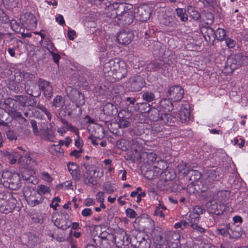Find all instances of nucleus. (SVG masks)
<instances>
[{
    "instance_id": "1",
    "label": "nucleus",
    "mask_w": 248,
    "mask_h": 248,
    "mask_svg": "<svg viewBox=\"0 0 248 248\" xmlns=\"http://www.w3.org/2000/svg\"><path fill=\"white\" fill-rule=\"evenodd\" d=\"M107 15L111 18L117 19L119 24L124 26L131 24L135 17L133 5L126 3L110 4L107 8Z\"/></svg>"
},
{
    "instance_id": "2",
    "label": "nucleus",
    "mask_w": 248,
    "mask_h": 248,
    "mask_svg": "<svg viewBox=\"0 0 248 248\" xmlns=\"http://www.w3.org/2000/svg\"><path fill=\"white\" fill-rule=\"evenodd\" d=\"M5 187L16 190L21 186L20 176L19 173L6 170L1 174V183Z\"/></svg>"
},
{
    "instance_id": "3",
    "label": "nucleus",
    "mask_w": 248,
    "mask_h": 248,
    "mask_svg": "<svg viewBox=\"0 0 248 248\" xmlns=\"http://www.w3.org/2000/svg\"><path fill=\"white\" fill-rule=\"evenodd\" d=\"M16 200L7 191L0 192V212L4 214L12 212L16 207Z\"/></svg>"
},
{
    "instance_id": "4",
    "label": "nucleus",
    "mask_w": 248,
    "mask_h": 248,
    "mask_svg": "<svg viewBox=\"0 0 248 248\" xmlns=\"http://www.w3.org/2000/svg\"><path fill=\"white\" fill-rule=\"evenodd\" d=\"M23 194L28 204L31 207L39 205L44 200V196L33 188H25L23 189Z\"/></svg>"
},
{
    "instance_id": "5",
    "label": "nucleus",
    "mask_w": 248,
    "mask_h": 248,
    "mask_svg": "<svg viewBox=\"0 0 248 248\" xmlns=\"http://www.w3.org/2000/svg\"><path fill=\"white\" fill-rule=\"evenodd\" d=\"M83 166L86 170V172L83 175L84 183L88 185H96L97 180L94 177V174L97 172L95 167L87 162L84 163Z\"/></svg>"
},
{
    "instance_id": "6",
    "label": "nucleus",
    "mask_w": 248,
    "mask_h": 248,
    "mask_svg": "<svg viewBox=\"0 0 248 248\" xmlns=\"http://www.w3.org/2000/svg\"><path fill=\"white\" fill-rule=\"evenodd\" d=\"M184 95V90L180 86L174 85L170 87L166 95L173 102H178L182 100Z\"/></svg>"
},
{
    "instance_id": "7",
    "label": "nucleus",
    "mask_w": 248,
    "mask_h": 248,
    "mask_svg": "<svg viewBox=\"0 0 248 248\" xmlns=\"http://www.w3.org/2000/svg\"><path fill=\"white\" fill-rule=\"evenodd\" d=\"M207 200L209 201L206 203V206L210 213L217 215H220L223 213L225 210L224 203L219 202L212 198Z\"/></svg>"
},
{
    "instance_id": "8",
    "label": "nucleus",
    "mask_w": 248,
    "mask_h": 248,
    "mask_svg": "<svg viewBox=\"0 0 248 248\" xmlns=\"http://www.w3.org/2000/svg\"><path fill=\"white\" fill-rule=\"evenodd\" d=\"M217 178V174L214 170L208 171L205 175L204 180L200 182V184L202 185V187L200 188L201 192H203V194L207 192V189L211 186L212 184L216 180Z\"/></svg>"
},
{
    "instance_id": "9",
    "label": "nucleus",
    "mask_w": 248,
    "mask_h": 248,
    "mask_svg": "<svg viewBox=\"0 0 248 248\" xmlns=\"http://www.w3.org/2000/svg\"><path fill=\"white\" fill-rule=\"evenodd\" d=\"M136 19L141 22H146L150 18L151 10L146 5H141L134 9Z\"/></svg>"
},
{
    "instance_id": "10",
    "label": "nucleus",
    "mask_w": 248,
    "mask_h": 248,
    "mask_svg": "<svg viewBox=\"0 0 248 248\" xmlns=\"http://www.w3.org/2000/svg\"><path fill=\"white\" fill-rule=\"evenodd\" d=\"M145 85L144 78L140 76L130 78L128 82L129 89L132 92L140 91Z\"/></svg>"
},
{
    "instance_id": "11",
    "label": "nucleus",
    "mask_w": 248,
    "mask_h": 248,
    "mask_svg": "<svg viewBox=\"0 0 248 248\" xmlns=\"http://www.w3.org/2000/svg\"><path fill=\"white\" fill-rule=\"evenodd\" d=\"M228 192L226 190L218 191L215 194L212 191H207L202 195V197L206 199L212 198L219 202L224 203V202L226 201V199L228 198Z\"/></svg>"
},
{
    "instance_id": "12",
    "label": "nucleus",
    "mask_w": 248,
    "mask_h": 248,
    "mask_svg": "<svg viewBox=\"0 0 248 248\" xmlns=\"http://www.w3.org/2000/svg\"><path fill=\"white\" fill-rule=\"evenodd\" d=\"M134 38L133 32L128 30H124L119 32L117 40L119 44L127 45L130 44Z\"/></svg>"
},
{
    "instance_id": "13",
    "label": "nucleus",
    "mask_w": 248,
    "mask_h": 248,
    "mask_svg": "<svg viewBox=\"0 0 248 248\" xmlns=\"http://www.w3.org/2000/svg\"><path fill=\"white\" fill-rule=\"evenodd\" d=\"M39 89L42 91L44 96L48 99H50L53 95V88L49 82L42 78L38 80Z\"/></svg>"
},
{
    "instance_id": "14",
    "label": "nucleus",
    "mask_w": 248,
    "mask_h": 248,
    "mask_svg": "<svg viewBox=\"0 0 248 248\" xmlns=\"http://www.w3.org/2000/svg\"><path fill=\"white\" fill-rule=\"evenodd\" d=\"M201 32L208 45L213 46L215 40V31L213 29L209 26H203L201 29Z\"/></svg>"
},
{
    "instance_id": "15",
    "label": "nucleus",
    "mask_w": 248,
    "mask_h": 248,
    "mask_svg": "<svg viewBox=\"0 0 248 248\" xmlns=\"http://www.w3.org/2000/svg\"><path fill=\"white\" fill-rule=\"evenodd\" d=\"M115 241L119 248H126L129 244L128 237L124 231H121L116 233L115 235Z\"/></svg>"
},
{
    "instance_id": "16",
    "label": "nucleus",
    "mask_w": 248,
    "mask_h": 248,
    "mask_svg": "<svg viewBox=\"0 0 248 248\" xmlns=\"http://www.w3.org/2000/svg\"><path fill=\"white\" fill-rule=\"evenodd\" d=\"M24 25L28 26L30 28H35L37 25V20L35 16L30 13H26L20 17Z\"/></svg>"
},
{
    "instance_id": "17",
    "label": "nucleus",
    "mask_w": 248,
    "mask_h": 248,
    "mask_svg": "<svg viewBox=\"0 0 248 248\" xmlns=\"http://www.w3.org/2000/svg\"><path fill=\"white\" fill-rule=\"evenodd\" d=\"M23 179L28 183L36 185L38 180L35 171L33 170H25L22 174Z\"/></svg>"
},
{
    "instance_id": "18",
    "label": "nucleus",
    "mask_w": 248,
    "mask_h": 248,
    "mask_svg": "<svg viewBox=\"0 0 248 248\" xmlns=\"http://www.w3.org/2000/svg\"><path fill=\"white\" fill-rule=\"evenodd\" d=\"M188 220L189 225L193 229L196 230L201 234L205 232L206 229L198 225L199 221V217L194 216L193 215L190 214L188 218Z\"/></svg>"
},
{
    "instance_id": "19",
    "label": "nucleus",
    "mask_w": 248,
    "mask_h": 248,
    "mask_svg": "<svg viewBox=\"0 0 248 248\" xmlns=\"http://www.w3.org/2000/svg\"><path fill=\"white\" fill-rule=\"evenodd\" d=\"M149 118L153 121L156 122L160 121L162 118V114H163V110H161L159 107L149 108L148 110Z\"/></svg>"
},
{
    "instance_id": "20",
    "label": "nucleus",
    "mask_w": 248,
    "mask_h": 248,
    "mask_svg": "<svg viewBox=\"0 0 248 248\" xmlns=\"http://www.w3.org/2000/svg\"><path fill=\"white\" fill-rule=\"evenodd\" d=\"M68 170L72 177L76 180H79L80 173L78 166L75 163L69 162L67 164Z\"/></svg>"
},
{
    "instance_id": "21",
    "label": "nucleus",
    "mask_w": 248,
    "mask_h": 248,
    "mask_svg": "<svg viewBox=\"0 0 248 248\" xmlns=\"http://www.w3.org/2000/svg\"><path fill=\"white\" fill-rule=\"evenodd\" d=\"M132 241L135 243V246L137 248H150V241L140 236L139 238L134 237Z\"/></svg>"
},
{
    "instance_id": "22",
    "label": "nucleus",
    "mask_w": 248,
    "mask_h": 248,
    "mask_svg": "<svg viewBox=\"0 0 248 248\" xmlns=\"http://www.w3.org/2000/svg\"><path fill=\"white\" fill-rule=\"evenodd\" d=\"M19 163L21 164L24 167H31L34 163V160L31 157L29 154L27 153L22 155H20Z\"/></svg>"
},
{
    "instance_id": "23",
    "label": "nucleus",
    "mask_w": 248,
    "mask_h": 248,
    "mask_svg": "<svg viewBox=\"0 0 248 248\" xmlns=\"http://www.w3.org/2000/svg\"><path fill=\"white\" fill-rule=\"evenodd\" d=\"M164 112L170 111L173 108L171 100L169 98H163L160 101V106L158 107Z\"/></svg>"
},
{
    "instance_id": "24",
    "label": "nucleus",
    "mask_w": 248,
    "mask_h": 248,
    "mask_svg": "<svg viewBox=\"0 0 248 248\" xmlns=\"http://www.w3.org/2000/svg\"><path fill=\"white\" fill-rule=\"evenodd\" d=\"M184 173L189 177V179L190 181L193 182L198 181L202 176L201 172L197 170H186L184 171Z\"/></svg>"
},
{
    "instance_id": "25",
    "label": "nucleus",
    "mask_w": 248,
    "mask_h": 248,
    "mask_svg": "<svg viewBox=\"0 0 248 248\" xmlns=\"http://www.w3.org/2000/svg\"><path fill=\"white\" fill-rule=\"evenodd\" d=\"M162 115H163L162 116V118L161 119L160 121L169 126L173 125L175 124L176 118L171 115L170 114L164 112Z\"/></svg>"
},
{
    "instance_id": "26",
    "label": "nucleus",
    "mask_w": 248,
    "mask_h": 248,
    "mask_svg": "<svg viewBox=\"0 0 248 248\" xmlns=\"http://www.w3.org/2000/svg\"><path fill=\"white\" fill-rule=\"evenodd\" d=\"M52 106L55 108H61L60 111L59 112V114L61 116V109L64 106H65V100L63 98V97L61 95H57L53 99V101L52 102Z\"/></svg>"
},
{
    "instance_id": "27",
    "label": "nucleus",
    "mask_w": 248,
    "mask_h": 248,
    "mask_svg": "<svg viewBox=\"0 0 248 248\" xmlns=\"http://www.w3.org/2000/svg\"><path fill=\"white\" fill-rule=\"evenodd\" d=\"M180 119L182 123H186L190 120V111L189 108L184 107L179 112Z\"/></svg>"
},
{
    "instance_id": "28",
    "label": "nucleus",
    "mask_w": 248,
    "mask_h": 248,
    "mask_svg": "<svg viewBox=\"0 0 248 248\" xmlns=\"http://www.w3.org/2000/svg\"><path fill=\"white\" fill-rule=\"evenodd\" d=\"M116 107L111 103H105L103 105V111L105 114L107 115H111L114 114L116 111Z\"/></svg>"
},
{
    "instance_id": "29",
    "label": "nucleus",
    "mask_w": 248,
    "mask_h": 248,
    "mask_svg": "<svg viewBox=\"0 0 248 248\" xmlns=\"http://www.w3.org/2000/svg\"><path fill=\"white\" fill-rule=\"evenodd\" d=\"M55 225L62 230H66L71 226V223L63 218L57 219L55 222Z\"/></svg>"
},
{
    "instance_id": "30",
    "label": "nucleus",
    "mask_w": 248,
    "mask_h": 248,
    "mask_svg": "<svg viewBox=\"0 0 248 248\" xmlns=\"http://www.w3.org/2000/svg\"><path fill=\"white\" fill-rule=\"evenodd\" d=\"M49 152L51 154L57 156H61L63 155V150L59 145H51L49 147Z\"/></svg>"
},
{
    "instance_id": "31",
    "label": "nucleus",
    "mask_w": 248,
    "mask_h": 248,
    "mask_svg": "<svg viewBox=\"0 0 248 248\" xmlns=\"http://www.w3.org/2000/svg\"><path fill=\"white\" fill-rule=\"evenodd\" d=\"M8 155V159L10 161V163L14 164L18 161L19 163V159L20 157V155L16 151H9L6 152Z\"/></svg>"
},
{
    "instance_id": "32",
    "label": "nucleus",
    "mask_w": 248,
    "mask_h": 248,
    "mask_svg": "<svg viewBox=\"0 0 248 248\" xmlns=\"http://www.w3.org/2000/svg\"><path fill=\"white\" fill-rule=\"evenodd\" d=\"M226 31L222 28H218L215 31V39L218 41H223L226 38Z\"/></svg>"
},
{
    "instance_id": "33",
    "label": "nucleus",
    "mask_w": 248,
    "mask_h": 248,
    "mask_svg": "<svg viewBox=\"0 0 248 248\" xmlns=\"http://www.w3.org/2000/svg\"><path fill=\"white\" fill-rule=\"evenodd\" d=\"M68 96L72 102L78 101V98L80 97L83 98V95L81 94L80 92L75 89H71V92L69 93Z\"/></svg>"
},
{
    "instance_id": "34",
    "label": "nucleus",
    "mask_w": 248,
    "mask_h": 248,
    "mask_svg": "<svg viewBox=\"0 0 248 248\" xmlns=\"http://www.w3.org/2000/svg\"><path fill=\"white\" fill-rule=\"evenodd\" d=\"M175 11L177 16L180 18L182 22H186L188 20V15L186 13L185 9L177 8Z\"/></svg>"
},
{
    "instance_id": "35",
    "label": "nucleus",
    "mask_w": 248,
    "mask_h": 248,
    "mask_svg": "<svg viewBox=\"0 0 248 248\" xmlns=\"http://www.w3.org/2000/svg\"><path fill=\"white\" fill-rule=\"evenodd\" d=\"M128 145L131 148V150H133L135 152L137 153L141 148V145L139 142L137 140L131 139L128 140Z\"/></svg>"
},
{
    "instance_id": "36",
    "label": "nucleus",
    "mask_w": 248,
    "mask_h": 248,
    "mask_svg": "<svg viewBox=\"0 0 248 248\" xmlns=\"http://www.w3.org/2000/svg\"><path fill=\"white\" fill-rule=\"evenodd\" d=\"M121 62H122L118 59H111L105 64V66L109 67L112 70H117V68L119 67Z\"/></svg>"
},
{
    "instance_id": "37",
    "label": "nucleus",
    "mask_w": 248,
    "mask_h": 248,
    "mask_svg": "<svg viewBox=\"0 0 248 248\" xmlns=\"http://www.w3.org/2000/svg\"><path fill=\"white\" fill-rule=\"evenodd\" d=\"M36 88V85L32 83L31 84H25V89L26 91V92L29 95H30L32 96H37L39 95V93H35L33 91L34 89H35Z\"/></svg>"
},
{
    "instance_id": "38",
    "label": "nucleus",
    "mask_w": 248,
    "mask_h": 248,
    "mask_svg": "<svg viewBox=\"0 0 248 248\" xmlns=\"http://www.w3.org/2000/svg\"><path fill=\"white\" fill-rule=\"evenodd\" d=\"M10 24L12 30L17 33H21L23 32L24 29L21 25L18 23L16 20L13 19L10 21Z\"/></svg>"
},
{
    "instance_id": "39",
    "label": "nucleus",
    "mask_w": 248,
    "mask_h": 248,
    "mask_svg": "<svg viewBox=\"0 0 248 248\" xmlns=\"http://www.w3.org/2000/svg\"><path fill=\"white\" fill-rule=\"evenodd\" d=\"M242 235V231L239 227H235L234 228H230L229 236L232 238H237L240 237Z\"/></svg>"
},
{
    "instance_id": "40",
    "label": "nucleus",
    "mask_w": 248,
    "mask_h": 248,
    "mask_svg": "<svg viewBox=\"0 0 248 248\" xmlns=\"http://www.w3.org/2000/svg\"><path fill=\"white\" fill-rule=\"evenodd\" d=\"M180 238V235L177 232H169L167 233L165 239L167 242H171V240H177Z\"/></svg>"
},
{
    "instance_id": "41",
    "label": "nucleus",
    "mask_w": 248,
    "mask_h": 248,
    "mask_svg": "<svg viewBox=\"0 0 248 248\" xmlns=\"http://www.w3.org/2000/svg\"><path fill=\"white\" fill-rule=\"evenodd\" d=\"M163 63L157 61H154L148 65V68L153 71H156L163 68Z\"/></svg>"
},
{
    "instance_id": "42",
    "label": "nucleus",
    "mask_w": 248,
    "mask_h": 248,
    "mask_svg": "<svg viewBox=\"0 0 248 248\" xmlns=\"http://www.w3.org/2000/svg\"><path fill=\"white\" fill-rule=\"evenodd\" d=\"M5 7L7 9H13L16 7L18 4L19 0H2Z\"/></svg>"
},
{
    "instance_id": "43",
    "label": "nucleus",
    "mask_w": 248,
    "mask_h": 248,
    "mask_svg": "<svg viewBox=\"0 0 248 248\" xmlns=\"http://www.w3.org/2000/svg\"><path fill=\"white\" fill-rule=\"evenodd\" d=\"M12 117L14 119H18L20 122L25 124L27 122V119L22 116L21 113L16 110H12L11 112Z\"/></svg>"
},
{
    "instance_id": "44",
    "label": "nucleus",
    "mask_w": 248,
    "mask_h": 248,
    "mask_svg": "<svg viewBox=\"0 0 248 248\" xmlns=\"http://www.w3.org/2000/svg\"><path fill=\"white\" fill-rule=\"evenodd\" d=\"M35 190L42 195L51 192V189L49 186L43 185H38Z\"/></svg>"
},
{
    "instance_id": "45",
    "label": "nucleus",
    "mask_w": 248,
    "mask_h": 248,
    "mask_svg": "<svg viewBox=\"0 0 248 248\" xmlns=\"http://www.w3.org/2000/svg\"><path fill=\"white\" fill-rule=\"evenodd\" d=\"M205 212V209L204 208H202V207L200 205H196L193 207L192 213L190 214L193 215L194 216L200 218V215L202 214Z\"/></svg>"
},
{
    "instance_id": "46",
    "label": "nucleus",
    "mask_w": 248,
    "mask_h": 248,
    "mask_svg": "<svg viewBox=\"0 0 248 248\" xmlns=\"http://www.w3.org/2000/svg\"><path fill=\"white\" fill-rule=\"evenodd\" d=\"M162 229L159 227H155L153 232L152 235L154 236V239L156 241H161L163 239V236L161 234Z\"/></svg>"
},
{
    "instance_id": "47",
    "label": "nucleus",
    "mask_w": 248,
    "mask_h": 248,
    "mask_svg": "<svg viewBox=\"0 0 248 248\" xmlns=\"http://www.w3.org/2000/svg\"><path fill=\"white\" fill-rule=\"evenodd\" d=\"M42 46L47 49L50 53L56 50L54 44L49 39L46 40Z\"/></svg>"
},
{
    "instance_id": "48",
    "label": "nucleus",
    "mask_w": 248,
    "mask_h": 248,
    "mask_svg": "<svg viewBox=\"0 0 248 248\" xmlns=\"http://www.w3.org/2000/svg\"><path fill=\"white\" fill-rule=\"evenodd\" d=\"M44 136L46 138V140L51 141L54 142L55 140V135H54L53 132L50 130L49 128H46L44 130Z\"/></svg>"
},
{
    "instance_id": "49",
    "label": "nucleus",
    "mask_w": 248,
    "mask_h": 248,
    "mask_svg": "<svg viewBox=\"0 0 248 248\" xmlns=\"http://www.w3.org/2000/svg\"><path fill=\"white\" fill-rule=\"evenodd\" d=\"M142 98L144 100L148 102H151L155 99V95L152 92L147 91L143 93Z\"/></svg>"
},
{
    "instance_id": "50",
    "label": "nucleus",
    "mask_w": 248,
    "mask_h": 248,
    "mask_svg": "<svg viewBox=\"0 0 248 248\" xmlns=\"http://www.w3.org/2000/svg\"><path fill=\"white\" fill-rule=\"evenodd\" d=\"M4 104L13 109H16L18 105V104H16V101L14 100L13 98L10 97L4 100Z\"/></svg>"
},
{
    "instance_id": "51",
    "label": "nucleus",
    "mask_w": 248,
    "mask_h": 248,
    "mask_svg": "<svg viewBox=\"0 0 248 248\" xmlns=\"http://www.w3.org/2000/svg\"><path fill=\"white\" fill-rule=\"evenodd\" d=\"M189 8H192L191 12H189L190 17H191L194 20H198L201 17V15L199 12L198 11L196 10L191 6H190Z\"/></svg>"
},
{
    "instance_id": "52",
    "label": "nucleus",
    "mask_w": 248,
    "mask_h": 248,
    "mask_svg": "<svg viewBox=\"0 0 248 248\" xmlns=\"http://www.w3.org/2000/svg\"><path fill=\"white\" fill-rule=\"evenodd\" d=\"M8 16L0 8V23L7 24L9 22Z\"/></svg>"
},
{
    "instance_id": "53",
    "label": "nucleus",
    "mask_w": 248,
    "mask_h": 248,
    "mask_svg": "<svg viewBox=\"0 0 248 248\" xmlns=\"http://www.w3.org/2000/svg\"><path fill=\"white\" fill-rule=\"evenodd\" d=\"M103 188L106 193L109 194L113 193L116 190L113 185H110L108 183L104 184L103 186Z\"/></svg>"
},
{
    "instance_id": "54",
    "label": "nucleus",
    "mask_w": 248,
    "mask_h": 248,
    "mask_svg": "<svg viewBox=\"0 0 248 248\" xmlns=\"http://www.w3.org/2000/svg\"><path fill=\"white\" fill-rule=\"evenodd\" d=\"M104 137V130L102 127H98L95 132V137L101 139Z\"/></svg>"
},
{
    "instance_id": "55",
    "label": "nucleus",
    "mask_w": 248,
    "mask_h": 248,
    "mask_svg": "<svg viewBox=\"0 0 248 248\" xmlns=\"http://www.w3.org/2000/svg\"><path fill=\"white\" fill-rule=\"evenodd\" d=\"M224 40L225 41L226 45L228 48H232L234 47L235 42L234 40L229 37H226Z\"/></svg>"
},
{
    "instance_id": "56",
    "label": "nucleus",
    "mask_w": 248,
    "mask_h": 248,
    "mask_svg": "<svg viewBox=\"0 0 248 248\" xmlns=\"http://www.w3.org/2000/svg\"><path fill=\"white\" fill-rule=\"evenodd\" d=\"M147 158L148 162L153 163L156 160L157 155L155 153H149L147 154Z\"/></svg>"
},
{
    "instance_id": "57",
    "label": "nucleus",
    "mask_w": 248,
    "mask_h": 248,
    "mask_svg": "<svg viewBox=\"0 0 248 248\" xmlns=\"http://www.w3.org/2000/svg\"><path fill=\"white\" fill-rule=\"evenodd\" d=\"M31 127L32 128L33 134L36 136L38 135L39 134V130L38 129L36 121L34 120H31Z\"/></svg>"
},
{
    "instance_id": "58",
    "label": "nucleus",
    "mask_w": 248,
    "mask_h": 248,
    "mask_svg": "<svg viewBox=\"0 0 248 248\" xmlns=\"http://www.w3.org/2000/svg\"><path fill=\"white\" fill-rule=\"evenodd\" d=\"M154 215L158 216L162 218L165 217V214L163 213L162 210H160V206H157L155 207Z\"/></svg>"
},
{
    "instance_id": "59",
    "label": "nucleus",
    "mask_w": 248,
    "mask_h": 248,
    "mask_svg": "<svg viewBox=\"0 0 248 248\" xmlns=\"http://www.w3.org/2000/svg\"><path fill=\"white\" fill-rule=\"evenodd\" d=\"M125 213L127 217L132 218L135 217L137 215L136 212L133 209L131 208L127 209L125 211Z\"/></svg>"
},
{
    "instance_id": "60",
    "label": "nucleus",
    "mask_w": 248,
    "mask_h": 248,
    "mask_svg": "<svg viewBox=\"0 0 248 248\" xmlns=\"http://www.w3.org/2000/svg\"><path fill=\"white\" fill-rule=\"evenodd\" d=\"M60 199L58 197H55L53 198L50 206L53 209L56 210L57 207L59 206V203L60 202Z\"/></svg>"
},
{
    "instance_id": "61",
    "label": "nucleus",
    "mask_w": 248,
    "mask_h": 248,
    "mask_svg": "<svg viewBox=\"0 0 248 248\" xmlns=\"http://www.w3.org/2000/svg\"><path fill=\"white\" fill-rule=\"evenodd\" d=\"M64 127H65L66 131L70 130L76 133L77 135H78V129L73 126L71 124L69 123L66 126H65Z\"/></svg>"
},
{
    "instance_id": "62",
    "label": "nucleus",
    "mask_w": 248,
    "mask_h": 248,
    "mask_svg": "<svg viewBox=\"0 0 248 248\" xmlns=\"http://www.w3.org/2000/svg\"><path fill=\"white\" fill-rule=\"evenodd\" d=\"M119 125L121 128H126L130 126V123L125 119H122L119 121Z\"/></svg>"
},
{
    "instance_id": "63",
    "label": "nucleus",
    "mask_w": 248,
    "mask_h": 248,
    "mask_svg": "<svg viewBox=\"0 0 248 248\" xmlns=\"http://www.w3.org/2000/svg\"><path fill=\"white\" fill-rule=\"evenodd\" d=\"M41 176L43 180L48 182H50L52 181V179L48 172H43L41 173Z\"/></svg>"
},
{
    "instance_id": "64",
    "label": "nucleus",
    "mask_w": 248,
    "mask_h": 248,
    "mask_svg": "<svg viewBox=\"0 0 248 248\" xmlns=\"http://www.w3.org/2000/svg\"><path fill=\"white\" fill-rule=\"evenodd\" d=\"M93 214V211L90 208H85L81 212V214L83 216L87 217L91 216Z\"/></svg>"
}]
</instances>
